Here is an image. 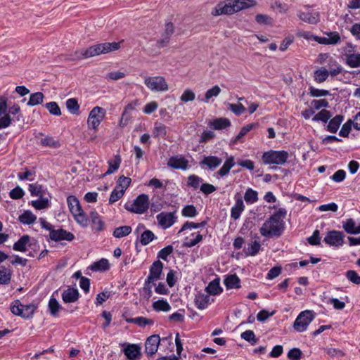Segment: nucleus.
Here are the masks:
<instances>
[{
    "label": "nucleus",
    "instance_id": "f257e3e1",
    "mask_svg": "<svg viewBox=\"0 0 360 360\" xmlns=\"http://www.w3.org/2000/svg\"><path fill=\"white\" fill-rule=\"evenodd\" d=\"M286 213L285 209H278L262 224L259 229L261 235L267 238L280 236L284 230L283 219L285 217Z\"/></svg>",
    "mask_w": 360,
    "mask_h": 360
},
{
    "label": "nucleus",
    "instance_id": "f03ea898",
    "mask_svg": "<svg viewBox=\"0 0 360 360\" xmlns=\"http://www.w3.org/2000/svg\"><path fill=\"white\" fill-rule=\"evenodd\" d=\"M120 48V42H105L90 46L86 49L75 51L72 55L73 60H82L105 54L111 51H117Z\"/></svg>",
    "mask_w": 360,
    "mask_h": 360
},
{
    "label": "nucleus",
    "instance_id": "7ed1b4c3",
    "mask_svg": "<svg viewBox=\"0 0 360 360\" xmlns=\"http://www.w3.org/2000/svg\"><path fill=\"white\" fill-rule=\"evenodd\" d=\"M255 5L254 0H234L228 4H218L212 11V15L217 16L220 15H231L243 9H245Z\"/></svg>",
    "mask_w": 360,
    "mask_h": 360
},
{
    "label": "nucleus",
    "instance_id": "20e7f679",
    "mask_svg": "<svg viewBox=\"0 0 360 360\" xmlns=\"http://www.w3.org/2000/svg\"><path fill=\"white\" fill-rule=\"evenodd\" d=\"M67 202L75 219L81 226L86 227L88 225V219L82 209L79 200L73 195H70L67 198Z\"/></svg>",
    "mask_w": 360,
    "mask_h": 360
},
{
    "label": "nucleus",
    "instance_id": "39448f33",
    "mask_svg": "<svg viewBox=\"0 0 360 360\" xmlns=\"http://www.w3.org/2000/svg\"><path fill=\"white\" fill-rule=\"evenodd\" d=\"M289 158V154L285 150H270L264 152L262 160L264 165H284Z\"/></svg>",
    "mask_w": 360,
    "mask_h": 360
},
{
    "label": "nucleus",
    "instance_id": "423d86ee",
    "mask_svg": "<svg viewBox=\"0 0 360 360\" xmlns=\"http://www.w3.org/2000/svg\"><path fill=\"white\" fill-rule=\"evenodd\" d=\"M127 210L136 213L143 214L149 207V198L146 194H141L132 202L125 204Z\"/></svg>",
    "mask_w": 360,
    "mask_h": 360
},
{
    "label": "nucleus",
    "instance_id": "0eeeda50",
    "mask_svg": "<svg viewBox=\"0 0 360 360\" xmlns=\"http://www.w3.org/2000/svg\"><path fill=\"white\" fill-rule=\"evenodd\" d=\"M315 313L311 310H305L300 313L293 323V328L298 333L307 330L310 323L314 319Z\"/></svg>",
    "mask_w": 360,
    "mask_h": 360
},
{
    "label": "nucleus",
    "instance_id": "6e6552de",
    "mask_svg": "<svg viewBox=\"0 0 360 360\" xmlns=\"http://www.w3.org/2000/svg\"><path fill=\"white\" fill-rule=\"evenodd\" d=\"M34 304H22L19 300L13 302L11 307V312L17 316H20L24 319H28L32 316L36 310Z\"/></svg>",
    "mask_w": 360,
    "mask_h": 360
},
{
    "label": "nucleus",
    "instance_id": "1a4fd4ad",
    "mask_svg": "<svg viewBox=\"0 0 360 360\" xmlns=\"http://www.w3.org/2000/svg\"><path fill=\"white\" fill-rule=\"evenodd\" d=\"M144 84L152 91L162 92L169 89L167 82L162 76L147 77Z\"/></svg>",
    "mask_w": 360,
    "mask_h": 360
},
{
    "label": "nucleus",
    "instance_id": "9d476101",
    "mask_svg": "<svg viewBox=\"0 0 360 360\" xmlns=\"http://www.w3.org/2000/svg\"><path fill=\"white\" fill-rule=\"evenodd\" d=\"M105 114V110L101 107H94L90 112L87 124L90 129L96 130L98 127L103 121Z\"/></svg>",
    "mask_w": 360,
    "mask_h": 360
},
{
    "label": "nucleus",
    "instance_id": "9b49d317",
    "mask_svg": "<svg viewBox=\"0 0 360 360\" xmlns=\"http://www.w3.org/2000/svg\"><path fill=\"white\" fill-rule=\"evenodd\" d=\"M345 237L342 231L332 230L326 233L323 241L330 246L340 248L344 244Z\"/></svg>",
    "mask_w": 360,
    "mask_h": 360
},
{
    "label": "nucleus",
    "instance_id": "f8f14e48",
    "mask_svg": "<svg viewBox=\"0 0 360 360\" xmlns=\"http://www.w3.org/2000/svg\"><path fill=\"white\" fill-rule=\"evenodd\" d=\"M158 224L164 229L172 226L176 220L175 212H162L156 216Z\"/></svg>",
    "mask_w": 360,
    "mask_h": 360
},
{
    "label": "nucleus",
    "instance_id": "ddd939ff",
    "mask_svg": "<svg viewBox=\"0 0 360 360\" xmlns=\"http://www.w3.org/2000/svg\"><path fill=\"white\" fill-rule=\"evenodd\" d=\"M299 19L310 25H316L320 21V13L317 11H297Z\"/></svg>",
    "mask_w": 360,
    "mask_h": 360
},
{
    "label": "nucleus",
    "instance_id": "4468645a",
    "mask_svg": "<svg viewBox=\"0 0 360 360\" xmlns=\"http://www.w3.org/2000/svg\"><path fill=\"white\" fill-rule=\"evenodd\" d=\"M163 269V264L160 260L154 262L150 267L149 275L146 280L148 283H153L160 278Z\"/></svg>",
    "mask_w": 360,
    "mask_h": 360
},
{
    "label": "nucleus",
    "instance_id": "2eb2a0df",
    "mask_svg": "<svg viewBox=\"0 0 360 360\" xmlns=\"http://www.w3.org/2000/svg\"><path fill=\"white\" fill-rule=\"evenodd\" d=\"M160 342V338L158 335H153L148 337L145 344L146 353L149 356L155 354L158 351Z\"/></svg>",
    "mask_w": 360,
    "mask_h": 360
},
{
    "label": "nucleus",
    "instance_id": "dca6fc26",
    "mask_svg": "<svg viewBox=\"0 0 360 360\" xmlns=\"http://www.w3.org/2000/svg\"><path fill=\"white\" fill-rule=\"evenodd\" d=\"M49 237L52 240L60 241L65 240L71 241L75 238L74 235L64 229H53L51 230Z\"/></svg>",
    "mask_w": 360,
    "mask_h": 360
},
{
    "label": "nucleus",
    "instance_id": "f3484780",
    "mask_svg": "<svg viewBox=\"0 0 360 360\" xmlns=\"http://www.w3.org/2000/svg\"><path fill=\"white\" fill-rule=\"evenodd\" d=\"M315 40L321 44L335 45L340 41V36L337 32H330L327 34V37H316Z\"/></svg>",
    "mask_w": 360,
    "mask_h": 360
},
{
    "label": "nucleus",
    "instance_id": "a211bd4d",
    "mask_svg": "<svg viewBox=\"0 0 360 360\" xmlns=\"http://www.w3.org/2000/svg\"><path fill=\"white\" fill-rule=\"evenodd\" d=\"M167 165L176 169L186 170L188 168V161L182 156H173L169 159Z\"/></svg>",
    "mask_w": 360,
    "mask_h": 360
},
{
    "label": "nucleus",
    "instance_id": "6ab92c4d",
    "mask_svg": "<svg viewBox=\"0 0 360 360\" xmlns=\"http://www.w3.org/2000/svg\"><path fill=\"white\" fill-rule=\"evenodd\" d=\"M89 217L92 230L97 232L103 231L105 228V223L96 211H91Z\"/></svg>",
    "mask_w": 360,
    "mask_h": 360
},
{
    "label": "nucleus",
    "instance_id": "aec40b11",
    "mask_svg": "<svg viewBox=\"0 0 360 360\" xmlns=\"http://www.w3.org/2000/svg\"><path fill=\"white\" fill-rule=\"evenodd\" d=\"M221 162V158L214 155H208L203 157L202 160L200 162V166H206L208 169L214 170L218 167Z\"/></svg>",
    "mask_w": 360,
    "mask_h": 360
},
{
    "label": "nucleus",
    "instance_id": "412c9836",
    "mask_svg": "<svg viewBox=\"0 0 360 360\" xmlns=\"http://www.w3.org/2000/svg\"><path fill=\"white\" fill-rule=\"evenodd\" d=\"M213 302L208 294L199 292L195 295V304L198 309H204Z\"/></svg>",
    "mask_w": 360,
    "mask_h": 360
},
{
    "label": "nucleus",
    "instance_id": "4be33fe9",
    "mask_svg": "<svg viewBox=\"0 0 360 360\" xmlns=\"http://www.w3.org/2000/svg\"><path fill=\"white\" fill-rule=\"evenodd\" d=\"M342 228L349 234L360 233V223L356 225V221L352 218L342 221Z\"/></svg>",
    "mask_w": 360,
    "mask_h": 360
},
{
    "label": "nucleus",
    "instance_id": "5701e85b",
    "mask_svg": "<svg viewBox=\"0 0 360 360\" xmlns=\"http://www.w3.org/2000/svg\"><path fill=\"white\" fill-rule=\"evenodd\" d=\"M208 125L213 129L221 130L229 127L231 126V122L227 118L219 117L210 121Z\"/></svg>",
    "mask_w": 360,
    "mask_h": 360
},
{
    "label": "nucleus",
    "instance_id": "b1692460",
    "mask_svg": "<svg viewBox=\"0 0 360 360\" xmlns=\"http://www.w3.org/2000/svg\"><path fill=\"white\" fill-rule=\"evenodd\" d=\"M235 164V158L233 156L230 155L227 157L222 167L217 171V174L221 177L228 175L231 169Z\"/></svg>",
    "mask_w": 360,
    "mask_h": 360
},
{
    "label": "nucleus",
    "instance_id": "393cba45",
    "mask_svg": "<svg viewBox=\"0 0 360 360\" xmlns=\"http://www.w3.org/2000/svg\"><path fill=\"white\" fill-rule=\"evenodd\" d=\"M79 298V292L77 289L69 288L64 290L62 294V299L65 303L76 302Z\"/></svg>",
    "mask_w": 360,
    "mask_h": 360
},
{
    "label": "nucleus",
    "instance_id": "a878e982",
    "mask_svg": "<svg viewBox=\"0 0 360 360\" xmlns=\"http://www.w3.org/2000/svg\"><path fill=\"white\" fill-rule=\"evenodd\" d=\"M140 349L137 345H129L124 349V353L129 360H136L141 354Z\"/></svg>",
    "mask_w": 360,
    "mask_h": 360
},
{
    "label": "nucleus",
    "instance_id": "bb28decb",
    "mask_svg": "<svg viewBox=\"0 0 360 360\" xmlns=\"http://www.w3.org/2000/svg\"><path fill=\"white\" fill-rule=\"evenodd\" d=\"M207 294L210 295H217L222 292V288L220 286V280L217 278L209 283L207 286L205 288Z\"/></svg>",
    "mask_w": 360,
    "mask_h": 360
},
{
    "label": "nucleus",
    "instance_id": "cd10ccee",
    "mask_svg": "<svg viewBox=\"0 0 360 360\" xmlns=\"http://www.w3.org/2000/svg\"><path fill=\"white\" fill-rule=\"evenodd\" d=\"M244 209L245 205L243 200L241 198L237 199L234 206L231 208V217L235 220L239 219Z\"/></svg>",
    "mask_w": 360,
    "mask_h": 360
},
{
    "label": "nucleus",
    "instance_id": "c85d7f7f",
    "mask_svg": "<svg viewBox=\"0 0 360 360\" xmlns=\"http://www.w3.org/2000/svg\"><path fill=\"white\" fill-rule=\"evenodd\" d=\"M240 280L236 274H231L226 276L224 280V285L228 289L240 288Z\"/></svg>",
    "mask_w": 360,
    "mask_h": 360
},
{
    "label": "nucleus",
    "instance_id": "c756f323",
    "mask_svg": "<svg viewBox=\"0 0 360 360\" xmlns=\"http://www.w3.org/2000/svg\"><path fill=\"white\" fill-rule=\"evenodd\" d=\"M346 63L350 68H358L360 67V54L353 53L350 51L345 54Z\"/></svg>",
    "mask_w": 360,
    "mask_h": 360
},
{
    "label": "nucleus",
    "instance_id": "7c9ffc66",
    "mask_svg": "<svg viewBox=\"0 0 360 360\" xmlns=\"http://www.w3.org/2000/svg\"><path fill=\"white\" fill-rule=\"evenodd\" d=\"M343 116L338 115L331 119L327 126V130L330 133H335L339 129L342 122L343 121Z\"/></svg>",
    "mask_w": 360,
    "mask_h": 360
},
{
    "label": "nucleus",
    "instance_id": "2f4dec72",
    "mask_svg": "<svg viewBox=\"0 0 360 360\" xmlns=\"http://www.w3.org/2000/svg\"><path fill=\"white\" fill-rule=\"evenodd\" d=\"M125 321L127 323H132L141 327H145L147 325H152L154 323L153 320L143 316L136 318H126Z\"/></svg>",
    "mask_w": 360,
    "mask_h": 360
},
{
    "label": "nucleus",
    "instance_id": "473e14b6",
    "mask_svg": "<svg viewBox=\"0 0 360 360\" xmlns=\"http://www.w3.org/2000/svg\"><path fill=\"white\" fill-rule=\"evenodd\" d=\"M68 110L72 115H79L80 114L79 105L75 98H69L65 103Z\"/></svg>",
    "mask_w": 360,
    "mask_h": 360
},
{
    "label": "nucleus",
    "instance_id": "72a5a7b5",
    "mask_svg": "<svg viewBox=\"0 0 360 360\" xmlns=\"http://www.w3.org/2000/svg\"><path fill=\"white\" fill-rule=\"evenodd\" d=\"M30 236L28 235L22 236L13 245V249L16 251L25 252L27 250V245L30 242Z\"/></svg>",
    "mask_w": 360,
    "mask_h": 360
},
{
    "label": "nucleus",
    "instance_id": "f704fd0d",
    "mask_svg": "<svg viewBox=\"0 0 360 360\" xmlns=\"http://www.w3.org/2000/svg\"><path fill=\"white\" fill-rule=\"evenodd\" d=\"M121 163V158L119 155H116L113 160L108 161V169L104 174V176L110 175L117 171Z\"/></svg>",
    "mask_w": 360,
    "mask_h": 360
},
{
    "label": "nucleus",
    "instance_id": "c9c22d12",
    "mask_svg": "<svg viewBox=\"0 0 360 360\" xmlns=\"http://www.w3.org/2000/svg\"><path fill=\"white\" fill-rule=\"evenodd\" d=\"M109 263L108 259H101L96 262H94L89 269L93 271H106L109 269Z\"/></svg>",
    "mask_w": 360,
    "mask_h": 360
},
{
    "label": "nucleus",
    "instance_id": "e433bc0d",
    "mask_svg": "<svg viewBox=\"0 0 360 360\" xmlns=\"http://www.w3.org/2000/svg\"><path fill=\"white\" fill-rule=\"evenodd\" d=\"M329 76L328 70L323 67L319 68L314 71V80L318 83L325 82Z\"/></svg>",
    "mask_w": 360,
    "mask_h": 360
},
{
    "label": "nucleus",
    "instance_id": "4c0bfd02",
    "mask_svg": "<svg viewBox=\"0 0 360 360\" xmlns=\"http://www.w3.org/2000/svg\"><path fill=\"white\" fill-rule=\"evenodd\" d=\"M131 232L130 226H122L115 229L112 235L115 238H120L128 236Z\"/></svg>",
    "mask_w": 360,
    "mask_h": 360
},
{
    "label": "nucleus",
    "instance_id": "58836bf2",
    "mask_svg": "<svg viewBox=\"0 0 360 360\" xmlns=\"http://www.w3.org/2000/svg\"><path fill=\"white\" fill-rule=\"evenodd\" d=\"M220 93V87L218 85H215L205 92L202 101L207 103L212 98L218 96Z\"/></svg>",
    "mask_w": 360,
    "mask_h": 360
},
{
    "label": "nucleus",
    "instance_id": "ea45409f",
    "mask_svg": "<svg viewBox=\"0 0 360 360\" xmlns=\"http://www.w3.org/2000/svg\"><path fill=\"white\" fill-rule=\"evenodd\" d=\"M153 308L156 311H169L171 309L169 304L163 300L154 302L153 303Z\"/></svg>",
    "mask_w": 360,
    "mask_h": 360
},
{
    "label": "nucleus",
    "instance_id": "a19ab883",
    "mask_svg": "<svg viewBox=\"0 0 360 360\" xmlns=\"http://www.w3.org/2000/svg\"><path fill=\"white\" fill-rule=\"evenodd\" d=\"M37 217L30 211H25L20 217L19 220L24 224H33Z\"/></svg>",
    "mask_w": 360,
    "mask_h": 360
},
{
    "label": "nucleus",
    "instance_id": "79ce46f5",
    "mask_svg": "<svg viewBox=\"0 0 360 360\" xmlns=\"http://www.w3.org/2000/svg\"><path fill=\"white\" fill-rule=\"evenodd\" d=\"M11 278V271L4 266H0V284H8Z\"/></svg>",
    "mask_w": 360,
    "mask_h": 360
},
{
    "label": "nucleus",
    "instance_id": "37998d69",
    "mask_svg": "<svg viewBox=\"0 0 360 360\" xmlns=\"http://www.w3.org/2000/svg\"><path fill=\"white\" fill-rule=\"evenodd\" d=\"M155 234L150 230L143 231L141 233L140 243L143 245L149 244L152 240L155 239Z\"/></svg>",
    "mask_w": 360,
    "mask_h": 360
},
{
    "label": "nucleus",
    "instance_id": "c03bdc74",
    "mask_svg": "<svg viewBox=\"0 0 360 360\" xmlns=\"http://www.w3.org/2000/svg\"><path fill=\"white\" fill-rule=\"evenodd\" d=\"M44 94L41 92H36L32 94L30 96L27 105L30 106H34L38 104H41L44 101Z\"/></svg>",
    "mask_w": 360,
    "mask_h": 360
},
{
    "label": "nucleus",
    "instance_id": "a18cd8bd",
    "mask_svg": "<svg viewBox=\"0 0 360 360\" xmlns=\"http://www.w3.org/2000/svg\"><path fill=\"white\" fill-rule=\"evenodd\" d=\"M244 200L248 204H252L258 200V193L252 188H248L244 195Z\"/></svg>",
    "mask_w": 360,
    "mask_h": 360
},
{
    "label": "nucleus",
    "instance_id": "49530a36",
    "mask_svg": "<svg viewBox=\"0 0 360 360\" xmlns=\"http://www.w3.org/2000/svg\"><path fill=\"white\" fill-rule=\"evenodd\" d=\"M40 143L42 146H48L53 148H57L60 147V143L58 141L55 140L52 136H46L40 140Z\"/></svg>",
    "mask_w": 360,
    "mask_h": 360
},
{
    "label": "nucleus",
    "instance_id": "de8ad7c7",
    "mask_svg": "<svg viewBox=\"0 0 360 360\" xmlns=\"http://www.w3.org/2000/svg\"><path fill=\"white\" fill-rule=\"evenodd\" d=\"M131 182V179L129 177L121 176L119 177L115 187L118 189L123 190V192L124 193L127 188L129 186Z\"/></svg>",
    "mask_w": 360,
    "mask_h": 360
},
{
    "label": "nucleus",
    "instance_id": "09e8293b",
    "mask_svg": "<svg viewBox=\"0 0 360 360\" xmlns=\"http://www.w3.org/2000/svg\"><path fill=\"white\" fill-rule=\"evenodd\" d=\"M61 308L60 304L58 303L57 300L54 297H51L49 302V309L52 316H56L60 309Z\"/></svg>",
    "mask_w": 360,
    "mask_h": 360
},
{
    "label": "nucleus",
    "instance_id": "8fccbe9b",
    "mask_svg": "<svg viewBox=\"0 0 360 360\" xmlns=\"http://www.w3.org/2000/svg\"><path fill=\"white\" fill-rule=\"evenodd\" d=\"M46 108L49 110V113L55 115L60 116L61 115V110L56 102L52 101L46 103Z\"/></svg>",
    "mask_w": 360,
    "mask_h": 360
},
{
    "label": "nucleus",
    "instance_id": "3c124183",
    "mask_svg": "<svg viewBox=\"0 0 360 360\" xmlns=\"http://www.w3.org/2000/svg\"><path fill=\"white\" fill-rule=\"evenodd\" d=\"M206 224L207 223L205 221H203L200 223L186 221L183 224L182 227L181 228V229L179 231V233H180L187 229H198L200 227H203L206 225Z\"/></svg>",
    "mask_w": 360,
    "mask_h": 360
},
{
    "label": "nucleus",
    "instance_id": "603ef678",
    "mask_svg": "<svg viewBox=\"0 0 360 360\" xmlns=\"http://www.w3.org/2000/svg\"><path fill=\"white\" fill-rule=\"evenodd\" d=\"M181 214L185 217H194L198 214V211L195 206L189 205L182 209Z\"/></svg>",
    "mask_w": 360,
    "mask_h": 360
},
{
    "label": "nucleus",
    "instance_id": "864d4df0",
    "mask_svg": "<svg viewBox=\"0 0 360 360\" xmlns=\"http://www.w3.org/2000/svg\"><path fill=\"white\" fill-rule=\"evenodd\" d=\"M331 114L330 111L327 110H321L319 112H318L314 117V121H322L325 123L328 122V120L330 118Z\"/></svg>",
    "mask_w": 360,
    "mask_h": 360
},
{
    "label": "nucleus",
    "instance_id": "5fc2aeb1",
    "mask_svg": "<svg viewBox=\"0 0 360 360\" xmlns=\"http://www.w3.org/2000/svg\"><path fill=\"white\" fill-rule=\"evenodd\" d=\"M255 127V124H249L242 127L239 134L236 136V138L233 141V143L236 144V143H238L243 136L247 134L248 132L252 130Z\"/></svg>",
    "mask_w": 360,
    "mask_h": 360
},
{
    "label": "nucleus",
    "instance_id": "6e6d98bb",
    "mask_svg": "<svg viewBox=\"0 0 360 360\" xmlns=\"http://www.w3.org/2000/svg\"><path fill=\"white\" fill-rule=\"evenodd\" d=\"M260 248V243L258 241L255 240L252 244L249 245L248 248L245 250V254L248 255L255 256L259 252Z\"/></svg>",
    "mask_w": 360,
    "mask_h": 360
},
{
    "label": "nucleus",
    "instance_id": "4d7b16f0",
    "mask_svg": "<svg viewBox=\"0 0 360 360\" xmlns=\"http://www.w3.org/2000/svg\"><path fill=\"white\" fill-rule=\"evenodd\" d=\"M195 94L190 89H186L184 91L183 94L180 96V100L182 102L187 103L195 100Z\"/></svg>",
    "mask_w": 360,
    "mask_h": 360
},
{
    "label": "nucleus",
    "instance_id": "13d9d810",
    "mask_svg": "<svg viewBox=\"0 0 360 360\" xmlns=\"http://www.w3.org/2000/svg\"><path fill=\"white\" fill-rule=\"evenodd\" d=\"M354 126V122L352 120H347L342 127L339 135L342 137H347L351 129L352 126Z\"/></svg>",
    "mask_w": 360,
    "mask_h": 360
},
{
    "label": "nucleus",
    "instance_id": "bf43d9fd",
    "mask_svg": "<svg viewBox=\"0 0 360 360\" xmlns=\"http://www.w3.org/2000/svg\"><path fill=\"white\" fill-rule=\"evenodd\" d=\"M202 181V179L195 174H191L188 177V186L195 189L198 188Z\"/></svg>",
    "mask_w": 360,
    "mask_h": 360
},
{
    "label": "nucleus",
    "instance_id": "052dcab7",
    "mask_svg": "<svg viewBox=\"0 0 360 360\" xmlns=\"http://www.w3.org/2000/svg\"><path fill=\"white\" fill-rule=\"evenodd\" d=\"M154 136H165L167 134L166 126L162 123L156 122L153 129Z\"/></svg>",
    "mask_w": 360,
    "mask_h": 360
},
{
    "label": "nucleus",
    "instance_id": "680f3d73",
    "mask_svg": "<svg viewBox=\"0 0 360 360\" xmlns=\"http://www.w3.org/2000/svg\"><path fill=\"white\" fill-rule=\"evenodd\" d=\"M124 193L123 190L118 189L115 187L110 195L109 203L112 204L118 201L124 195Z\"/></svg>",
    "mask_w": 360,
    "mask_h": 360
},
{
    "label": "nucleus",
    "instance_id": "e2e57ef3",
    "mask_svg": "<svg viewBox=\"0 0 360 360\" xmlns=\"http://www.w3.org/2000/svg\"><path fill=\"white\" fill-rule=\"evenodd\" d=\"M309 94L312 97H322L330 95V92L328 90L319 89L311 86L309 88Z\"/></svg>",
    "mask_w": 360,
    "mask_h": 360
},
{
    "label": "nucleus",
    "instance_id": "0e129e2a",
    "mask_svg": "<svg viewBox=\"0 0 360 360\" xmlns=\"http://www.w3.org/2000/svg\"><path fill=\"white\" fill-rule=\"evenodd\" d=\"M49 201L47 198H40L37 200L32 202V206L37 210H41L46 208L49 206Z\"/></svg>",
    "mask_w": 360,
    "mask_h": 360
},
{
    "label": "nucleus",
    "instance_id": "69168bd1",
    "mask_svg": "<svg viewBox=\"0 0 360 360\" xmlns=\"http://www.w3.org/2000/svg\"><path fill=\"white\" fill-rule=\"evenodd\" d=\"M173 250L174 248L172 245H167L159 251L158 257L166 261L167 257L173 252Z\"/></svg>",
    "mask_w": 360,
    "mask_h": 360
},
{
    "label": "nucleus",
    "instance_id": "338daca9",
    "mask_svg": "<svg viewBox=\"0 0 360 360\" xmlns=\"http://www.w3.org/2000/svg\"><path fill=\"white\" fill-rule=\"evenodd\" d=\"M302 355V351L299 348L295 347L289 350L287 356L290 360H300Z\"/></svg>",
    "mask_w": 360,
    "mask_h": 360
},
{
    "label": "nucleus",
    "instance_id": "774afa93",
    "mask_svg": "<svg viewBox=\"0 0 360 360\" xmlns=\"http://www.w3.org/2000/svg\"><path fill=\"white\" fill-rule=\"evenodd\" d=\"M29 191L32 196L41 197L43 195L41 186L38 184H30Z\"/></svg>",
    "mask_w": 360,
    "mask_h": 360
}]
</instances>
